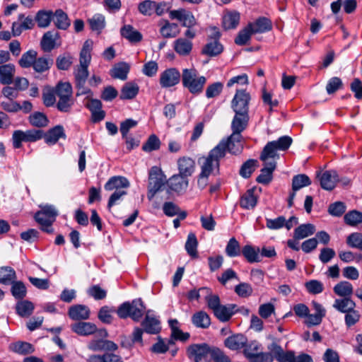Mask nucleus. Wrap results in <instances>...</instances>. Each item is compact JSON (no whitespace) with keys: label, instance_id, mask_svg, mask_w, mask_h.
<instances>
[{"label":"nucleus","instance_id":"1","mask_svg":"<svg viewBox=\"0 0 362 362\" xmlns=\"http://www.w3.org/2000/svg\"><path fill=\"white\" fill-rule=\"evenodd\" d=\"M223 144L216 145L212 148L206 156L199 159L201 172L198 176L197 185L201 189H204L209 185V177L219 174L220 160L224 158Z\"/></svg>","mask_w":362,"mask_h":362},{"label":"nucleus","instance_id":"2","mask_svg":"<svg viewBox=\"0 0 362 362\" xmlns=\"http://www.w3.org/2000/svg\"><path fill=\"white\" fill-rule=\"evenodd\" d=\"M250 95L245 90H236L231 101V107L235 112V116L231 122V129H234V135L236 133L243 132L249 122V103Z\"/></svg>","mask_w":362,"mask_h":362},{"label":"nucleus","instance_id":"3","mask_svg":"<svg viewBox=\"0 0 362 362\" xmlns=\"http://www.w3.org/2000/svg\"><path fill=\"white\" fill-rule=\"evenodd\" d=\"M206 83V78L200 76L197 69L192 67L184 69L182 72V83L184 88L193 95L200 94Z\"/></svg>","mask_w":362,"mask_h":362},{"label":"nucleus","instance_id":"4","mask_svg":"<svg viewBox=\"0 0 362 362\" xmlns=\"http://www.w3.org/2000/svg\"><path fill=\"white\" fill-rule=\"evenodd\" d=\"M146 310V307L141 298L126 301L119 305L116 311L120 319L130 317L134 322H139Z\"/></svg>","mask_w":362,"mask_h":362},{"label":"nucleus","instance_id":"5","mask_svg":"<svg viewBox=\"0 0 362 362\" xmlns=\"http://www.w3.org/2000/svg\"><path fill=\"white\" fill-rule=\"evenodd\" d=\"M268 349L279 362H314L309 354L301 353L296 356L293 351H284L281 346L275 342L271 344Z\"/></svg>","mask_w":362,"mask_h":362},{"label":"nucleus","instance_id":"6","mask_svg":"<svg viewBox=\"0 0 362 362\" xmlns=\"http://www.w3.org/2000/svg\"><path fill=\"white\" fill-rule=\"evenodd\" d=\"M292 139L288 136H283L276 141L268 142L264 147L260 155V160L266 161L268 158L277 156L276 151H286L292 144Z\"/></svg>","mask_w":362,"mask_h":362},{"label":"nucleus","instance_id":"7","mask_svg":"<svg viewBox=\"0 0 362 362\" xmlns=\"http://www.w3.org/2000/svg\"><path fill=\"white\" fill-rule=\"evenodd\" d=\"M166 182H168L166 177L161 169L157 166H153L148 175L147 194L148 199H152L158 192L161 191Z\"/></svg>","mask_w":362,"mask_h":362},{"label":"nucleus","instance_id":"8","mask_svg":"<svg viewBox=\"0 0 362 362\" xmlns=\"http://www.w3.org/2000/svg\"><path fill=\"white\" fill-rule=\"evenodd\" d=\"M214 346L206 343L193 344L187 349V356L194 362H211Z\"/></svg>","mask_w":362,"mask_h":362},{"label":"nucleus","instance_id":"9","mask_svg":"<svg viewBox=\"0 0 362 362\" xmlns=\"http://www.w3.org/2000/svg\"><path fill=\"white\" fill-rule=\"evenodd\" d=\"M108 336L105 329H98L92 339L88 343V349L93 351H115L117 345L112 341L105 339Z\"/></svg>","mask_w":362,"mask_h":362},{"label":"nucleus","instance_id":"10","mask_svg":"<svg viewBox=\"0 0 362 362\" xmlns=\"http://www.w3.org/2000/svg\"><path fill=\"white\" fill-rule=\"evenodd\" d=\"M59 214L57 209L51 204L40 206V210L35 216V220L41 226H51Z\"/></svg>","mask_w":362,"mask_h":362},{"label":"nucleus","instance_id":"11","mask_svg":"<svg viewBox=\"0 0 362 362\" xmlns=\"http://www.w3.org/2000/svg\"><path fill=\"white\" fill-rule=\"evenodd\" d=\"M243 132H240L239 133H236L237 135H234L235 132L234 129H232V134L227 139L221 140L217 145L223 144V151L224 153V156L227 151L233 154H238L241 153L243 150V144L241 140L243 136L241 133Z\"/></svg>","mask_w":362,"mask_h":362},{"label":"nucleus","instance_id":"12","mask_svg":"<svg viewBox=\"0 0 362 362\" xmlns=\"http://www.w3.org/2000/svg\"><path fill=\"white\" fill-rule=\"evenodd\" d=\"M88 69V66L78 65L74 69V75L75 78L76 88L78 89L76 96L86 94L92 95L91 90L85 87L89 74Z\"/></svg>","mask_w":362,"mask_h":362},{"label":"nucleus","instance_id":"13","mask_svg":"<svg viewBox=\"0 0 362 362\" xmlns=\"http://www.w3.org/2000/svg\"><path fill=\"white\" fill-rule=\"evenodd\" d=\"M182 81V74L176 68H169L160 75L159 83L162 88H170Z\"/></svg>","mask_w":362,"mask_h":362},{"label":"nucleus","instance_id":"14","mask_svg":"<svg viewBox=\"0 0 362 362\" xmlns=\"http://www.w3.org/2000/svg\"><path fill=\"white\" fill-rule=\"evenodd\" d=\"M170 19L179 21L183 27L193 28L197 25V20L193 13L187 9L179 8L169 12Z\"/></svg>","mask_w":362,"mask_h":362},{"label":"nucleus","instance_id":"15","mask_svg":"<svg viewBox=\"0 0 362 362\" xmlns=\"http://www.w3.org/2000/svg\"><path fill=\"white\" fill-rule=\"evenodd\" d=\"M35 20L32 16H25L20 13L18 16V21L12 23L11 30L13 37L19 36L23 30H31L35 26Z\"/></svg>","mask_w":362,"mask_h":362},{"label":"nucleus","instance_id":"16","mask_svg":"<svg viewBox=\"0 0 362 362\" xmlns=\"http://www.w3.org/2000/svg\"><path fill=\"white\" fill-rule=\"evenodd\" d=\"M179 175L186 177H190L195 170V161L189 156H182L177 159V161Z\"/></svg>","mask_w":362,"mask_h":362},{"label":"nucleus","instance_id":"17","mask_svg":"<svg viewBox=\"0 0 362 362\" xmlns=\"http://www.w3.org/2000/svg\"><path fill=\"white\" fill-rule=\"evenodd\" d=\"M129 185V182L126 177L113 176L105 183L104 188L107 191H127Z\"/></svg>","mask_w":362,"mask_h":362},{"label":"nucleus","instance_id":"18","mask_svg":"<svg viewBox=\"0 0 362 362\" xmlns=\"http://www.w3.org/2000/svg\"><path fill=\"white\" fill-rule=\"evenodd\" d=\"M169 188L175 192L182 193L186 191L188 187L187 177L177 174L173 175L168 181Z\"/></svg>","mask_w":362,"mask_h":362},{"label":"nucleus","instance_id":"19","mask_svg":"<svg viewBox=\"0 0 362 362\" xmlns=\"http://www.w3.org/2000/svg\"><path fill=\"white\" fill-rule=\"evenodd\" d=\"M235 304L221 305L215 313L214 316L221 322H226L230 320L232 316L237 313Z\"/></svg>","mask_w":362,"mask_h":362},{"label":"nucleus","instance_id":"20","mask_svg":"<svg viewBox=\"0 0 362 362\" xmlns=\"http://www.w3.org/2000/svg\"><path fill=\"white\" fill-rule=\"evenodd\" d=\"M264 168L261 170V173L257 177L256 181L258 183L268 185L272 180V173L276 168V164L275 161H263Z\"/></svg>","mask_w":362,"mask_h":362},{"label":"nucleus","instance_id":"21","mask_svg":"<svg viewBox=\"0 0 362 362\" xmlns=\"http://www.w3.org/2000/svg\"><path fill=\"white\" fill-rule=\"evenodd\" d=\"M247 342V338L242 334H236L227 337L224 345L232 351H237L244 348Z\"/></svg>","mask_w":362,"mask_h":362},{"label":"nucleus","instance_id":"22","mask_svg":"<svg viewBox=\"0 0 362 362\" xmlns=\"http://www.w3.org/2000/svg\"><path fill=\"white\" fill-rule=\"evenodd\" d=\"M71 330L78 335L87 336L95 334L98 330L95 324L86 322H78L71 325Z\"/></svg>","mask_w":362,"mask_h":362},{"label":"nucleus","instance_id":"23","mask_svg":"<svg viewBox=\"0 0 362 362\" xmlns=\"http://www.w3.org/2000/svg\"><path fill=\"white\" fill-rule=\"evenodd\" d=\"M160 321L153 315L148 313L146 315L144 320L141 322V325L145 332L150 334H156L160 332L161 327Z\"/></svg>","mask_w":362,"mask_h":362},{"label":"nucleus","instance_id":"24","mask_svg":"<svg viewBox=\"0 0 362 362\" xmlns=\"http://www.w3.org/2000/svg\"><path fill=\"white\" fill-rule=\"evenodd\" d=\"M338 181V174L335 170H327L324 172L320 178V185L326 190H332Z\"/></svg>","mask_w":362,"mask_h":362},{"label":"nucleus","instance_id":"25","mask_svg":"<svg viewBox=\"0 0 362 362\" xmlns=\"http://www.w3.org/2000/svg\"><path fill=\"white\" fill-rule=\"evenodd\" d=\"M16 73V66L13 64L8 63L0 65V83L9 85L13 83Z\"/></svg>","mask_w":362,"mask_h":362},{"label":"nucleus","instance_id":"26","mask_svg":"<svg viewBox=\"0 0 362 362\" xmlns=\"http://www.w3.org/2000/svg\"><path fill=\"white\" fill-rule=\"evenodd\" d=\"M68 315L74 320H87L90 317V309L84 305H75L69 308Z\"/></svg>","mask_w":362,"mask_h":362},{"label":"nucleus","instance_id":"27","mask_svg":"<svg viewBox=\"0 0 362 362\" xmlns=\"http://www.w3.org/2000/svg\"><path fill=\"white\" fill-rule=\"evenodd\" d=\"M64 127L62 125H57L44 134L43 138L46 144L52 145L56 144L60 138H65Z\"/></svg>","mask_w":362,"mask_h":362},{"label":"nucleus","instance_id":"28","mask_svg":"<svg viewBox=\"0 0 362 362\" xmlns=\"http://www.w3.org/2000/svg\"><path fill=\"white\" fill-rule=\"evenodd\" d=\"M240 16L236 11H227L222 18V24L225 30L235 29L240 23Z\"/></svg>","mask_w":362,"mask_h":362},{"label":"nucleus","instance_id":"29","mask_svg":"<svg viewBox=\"0 0 362 362\" xmlns=\"http://www.w3.org/2000/svg\"><path fill=\"white\" fill-rule=\"evenodd\" d=\"M219 34L217 33V38L211 39L203 47L202 53L209 57H215L220 54L223 50V45L219 42L218 38Z\"/></svg>","mask_w":362,"mask_h":362},{"label":"nucleus","instance_id":"30","mask_svg":"<svg viewBox=\"0 0 362 362\" xmlns=\"http://www.w3.org/2000/svg\"><path fill=\"white\" fill-rule=\"evenodd\" d=\"M192 41L185 37H180L173 43L174 50L180 56L189 55L192 49Z\"/></svg>","mask_w":362,"mask_h":362},{"label":"nucleus","instance_id":"31","mask_svg":"<svg viewBox=\"0 0 362 362\" xmlns=\"http://www.w3.org/2000/svg\"><path fill=\"white\" fill-rule=\"evenodd\" d=\"M59 37L57 31L46 32L41 40V48L45 52H50L55 47L56 40Z\"/></svg>","mask_w":362,"mask_h":362},{"label":"nucleus","instance_id":"32","mask_svg":"<svg viewBox=\"0 0 362 362\" xmlns=\"http://www.w3.org/2000/svg\"><path fill=\"white\" fill-rule=\"evenodd\" d=\"M123 37L127 39L132 43H137L141 41L143 36L140 32L135 30L131 25H124L120 30Z\"/></svg>","mask_w":362,"mask_h":362},{"label":"nucleus","instance_id":"33","mask_svg":"<svg viewBox=\"0 0 362 362\" xmlns=\"http://www.w3.org/2000/svg\"><path fill=\"white\" fill-rule=\"evenodd\" d=\"M192 322L196 327L206 329L211 325V318L205 311L200 310L192 316Z\"/></svg>","mask_w":362,"mask_h":362},{"label":"nucleus","instance_id":"34","mask_svg":"<svg viewBox=\"0 0 362 362\" xmlns=\"http://www.w3.org/2000/svg\"><path fill=\"white\" fill-rule=\"evenodd\" d=\"M200 290L205 291V301L209 309L211 310L213 313L221 305L220 298L218 295L213 294L211 289L207 287H202Z\"/></svg>","mask_w":362,"mask_h":362},{"label":"nucleus","instance_id":"35","mask_svg":"<svg viewBox=\"0 0 362 362\" xmlns=\"http://www.w3.org/2000/svg\"><path fill=\"white\" fill-rule=\"evenodd\" d=\"M10 350L20 355H28L35 352V348L33 344L22 341L11 344Z\"/></svg>","mask_w":362,"mask_h":362},{"label":"nucleus","instance_id":"36","mask_svg":"<svg viewBox=\"0 0 362 362\" xmlns=\"http://www.w3.org/2000/svg\"><path fill=\"white\" fill-rule=\"evenodd\" d=\"M333 308L346 314L356 308V303L351 298H337L334 302Z\"/></svg>","mask_w":362,"mask_h":362},{"label":"nucleus","instance_id":"37","mask_svg":"<svg viewBox=\"0 0 362 362\" xmlns=\"http://www.w3.org/2000/svg\"><path fill=\"white\" fill-rule=\"evenodd\" d=\"M334 293L343 298H351L354 293L352 284L346 281H342L337 284L333 288Z\"/></svg>","mask_w":362,"mask_h":362},{"label":"nucleus","instance_id":"38","mask_svg":"<svg viewBox=\"0 0 362 362\" xmlns=\"http://www.w3.org/2000/svg\"><path fill=\"white\" fill-rule=\"evenodd\" d=\"M257 202V197L255 194V189H250L243 194L240 199V205L246 209H253Z\"/></svg>","mask_w":362,"mask_h":362},{"label":"nucleus","instance_id":"39","mask_svg":"<svg viewBox=\"0 0 362 362\" xmlns=\"http://www.w3.org/2000/svg\"><path fill=\"white\" fill-rule=\"evenodd\" d=\"M241 254L249 263L259 262L261 261L259 249L252 245H245L241 250Z\"/></svg>","mask_w":362,"mask_h":362},{"label":"nucleus","instance_id":"40","mask_svg":"<svg viewBox=\"0 0 362 362\" xmlns=\"http://www.w3.org/2000/svg\"><path fill=\"white\" fill-rule=\"evenodd\" d=\"M250 28L255 33H262L270 30L272 28L271 21L264 17L259 18L255 22L250 23Z\"/></svg>","mask_w":362,"mask_h":362},{"label":"nucleus","instance_id":"41","mask_svg":"<svg viewBox=\"0 0 362 362\" xmlns=\"http://www.w3.org/2000/svg\"><path fill=\"white\" fill-rule=\"evenodd\" d=\"M139 86L133 82L125 83L121 90V100H132L139 93Z\"/></svg>","mask_w":362,"mask_h":362},{"label":"nucleus","instance_id":"42","mask_svg":"<svg viewBox=\"0 0 362 362\" xmlns=\"http://www.w3.org/2000/svg\"><path fill=\"white\" fill-rule=\"evenodd\" d=\"M54 18V13L52 11L40 10L36 13L35 20L39 28H47L49 25Z\"/></svg>","mask_w":362,"mask_h":362},{"label":"nucleus","instance_id":"43","mask_svg":"<svg viewBox=\"0 0 362 362\" xmlns=\"http://www.w3.org/2000/svg\"><path fill=\"white\" fill-rule=\"evenodd\" d=\"M16 279L15 270L11 267H1L0 268V284L10 285L14 283Z\"/></svg>","mask_w":362,"mask_h":362},{"label":"nucleus","instance_id":"44","mask_svg":"<svg viewBox=\"0 0 362 362\" xmlns=\"http://www.w3.org/2000/svg\"><path fill=\"white\" fill-rule=\"evenodd\" d=\"M54 23L59 29L66 30L70 26V21L67 14L62 9H57L54 13Z\"/></svg>","mask_w":362,"mask_h":362},{"label":"nucleus","instance_id":"45","mask_svg":"<svg viewBox=\"0 0 362 362\" xmlns=\"http://www.w3.org/2000/svg\"><path fill=\"white\" fill-rule=\"evenodd\" d=\"M53 64V59L47 57H37L33 66L35 72L42 74L48 71Z\"/></svg>","mask_w":362,"mask_h":362},{"label":"nucleus","instance_id":"46","mask_svg":"<svg viewBox=\"0 0 362 362\" xmlns=\"http://www.w3.org/2000/svg\"><path fill=\"white\" fill-rule=\"evenodd\" d=\"M54 90L58 98H73V89L69 82L59 81L55 86Z\"/></svg>","mask_w":362,"mask_h":362},{"label":"nucleus","instance_id":"47","mask_svg":"<svg viewBox=\"0 0 362 362\" xmlns=\"http://www.w3.org/2000/svg\"><path fill=\"white\" fill-rule=\"evenodd\" d=\"M37 56V53L35 50L30 49L27 51L22 54L21 59H19V66L24 69L33 67Z\"/></svg>","mask_w":362,"mask_h":362},{"label":"nucleus","instance_id":"48","mask_svg":"<svg viewBox=\"0 0 362 362\" xmlns=\"http://www.w3.org/2000/svg\"><path fill=\"white\" fill-rule=\"evenodd\" d=\"M178 25L174 23L165 21V24L160 28V33L165 38H172L179 34Z\"/></svg>","mask_w":362,"mask_h":362},{"label":"nucleus","instance_id":"49","mask_svg":"<svg viewBox=\"0 0 362 362\" xmlns=\"http://www.w3.org/2000/svg\"><path fill=\"white\" fill-rule=\"evenodd\" d=\"M90 29L100 33L105 27V18L103 14L96 13L88 21Z\"/></svg>","mask_w":362,"mask_h":362},{"label":"nucleus","instance_id":"50","mask_svg":"<svg viewBox=\"0 0 362 362\" xmlns=\"http://www.w3.org/2000/svg\"><path fill=\"white\" fill-rule=\"evenodd\" d=\"M298 223V218L295 216H291L288 220H286V218L281 216L274 220L268 219L267 226H293Z\"/></svg>","mask_w":362,"mask_h":362},{"label":"nucleus","instance_id":"51","mask_svg":"<svg viewBox=\"0 0 362 362\" xmlns=\"http://www.w3.org/2000/svg\"><path fill=\"white\" fill-rule=\"evenodd\" d=\"M16 310L18 315L21 317H28L33 312L34 305L28 300H21L17 303Z\"/></svg>","mask_w":362,"mask_h":362},{"label":"nucleus","instance_id":"52","mask_svg":"<svg viewBox=\"0 0 362 362\" xmlns=\"http://www.w3.org/2000/svg\"><path fill=\"white\" fill-rule=\"evenodd\" d=\"M56 93L54 88L47 86L43 88L42 98L46 107H52L56 103Z\"/></svg>","mask_w":362,"mask_h":362},{"label":"nucleus","instance_id":"53","mask_svg":"<svg viewBox=\"0 0 362 362\" xmlns=\"http://www.w3.org/2000/svg\"><path fill=\"white\" fill-rule=\"evenodd\" d=\"M129 71V66L127 63H120L116 65L112 70L110 75L114 78L124 81L127 78Z\"/></svg>","mask_w":362,"mask_h":362},{"label":"nucleus","instance_id":"54","mask_svg":"<svg viewBox=\"0 0 362 362\" xmlns=\"http://www.w3.org/2000/svg\"><path fill=\"white\" fill-rule=\"evenodd\" d=\"M311 184L310 177L305 174H299L293 176L292 179V190L296 192L304 187Z\"/></svg>","mask_w":362,"mask_h":362},{"label":"nucleus","instance_id":"55","mask_svg":"<svg viewBox=\"0 0 362 362\" xmlns=\"http://www.w3.org/2000/svg\"><path fill=\"white\" fill-rule=\"evenodd\" d=\"M30 123L36 127H44L47 126L49 120L47 116L42 112H35L29 117Z\"/></svg>","mask_w":362,"mask_h":362},{"label":"nucleus","instance_id":"56","mask_svg":"<svg viewBox=\"0 0 362 362\" xmlns=\"http://www.w3.org/2000/svg\"><path fill=\"white\" fill-rule=\"evenodd\" d=\"M161 142L156 134H151L148 136L146 141L142 146V150L145 152H151L157 151L160 147Z\"/></svg>","mask_w":362,"mask_h":362},{"label":"nucleus","instance_id":"57","mask_svg":"<svg viewBox=\"0 0 362 362\" xmlns=\"http://www.w3.org/2000/svg\"><path fill=\"white\" fill-rule=\"evenodd\" d=\"M11 292L17 300H23L27 293V289L22 281H15L11 284Z\"/></svg>","mask_w":362,"mask_h":362},{"label":"nucleus","instance_id":"58","mask_svg":"<svg viewBox=\"0 0 362 362\" xmlns=\"http://www.w3.org/2000/svg\"><path fill=\"white\" fill-rule=\"evenodd\" d=\"M257 166V160L249 159L242 165L240 169V175L244 178H249Z\"/></svg>","mask_w":362,"mask_h":362},{"label":"nucleus","instance_id":"59","mask_svg":"<svg viewBox=\"0 0 362 362\" xmlns=\"http://www.w3.org/2000/svg\"><path fill=\"white\" fill-rule=\"evenodd\" d=\"M251 25H247L241 30L235 39V42L238 45H245L250 40L251 35L255 34L250 28Z\"/></svg>","mask_w":362,"mask_h":362},{"label":"nucleus","instance_id":"60","mask_svg":"<svg viewBox=\"0 0 362 362\" xmlns=\"http://www.w3.org/2000/svg\"><path fill=\"white\" fill-rule=\"evenodd\" d=\"M55 105L59 112L69 113L71 111L74 105V99L73 98H58V101H56Z\"/></svg>","mask_w":362,"mask_h":362},{"label":"nucleus","instance_id":"61","mask_svg":"<svg viewBox=\"0 0 362 362\" xmlns=\"http://www.w3.org/2000/svg\"><path fill=\"white\" fill-rule=\"evenodd\" d=\"M198 242L197 237L194 233H189L185 243V250L188 255L192 257H197V247Z\"/></svg>","mask_w":362,"mask_h":362},{"label":"nucleus","instance_id":"62","mask_svg":"<svg viewBox=\"0 0 362 362\" xmlns=\"http://www.w3.org/2000/svg\"><path fill=\"white\" fill-rule=\"evenodd\" d=\"M73 64V57L69 53L59 55L56 59V66L59 70H68Z\"/></svg>","mask_w":362,"mask_h":362},{"label":"nucleus","instance_id":"63","mask_svg":"<svg viewBox=\"0 0 362 362\" xmlns=\"http://www.w3.org/2000/svg\"><path fill=\"white\" fill-rule=\"evenodd\" d=\"M347 225L356 226L362 223V212L357 210H352L346 213L344 217Z\"/></svg>","mask_w":362,"mask_h":362},{"label":"nucleus","instance_id":"64","mask_svg":"<svg viewBox=\"0 0 362 362\" xmlns=\"http://www.w3.org/2000/svg\"><path fill=\"white\" fill-rule=\"evenodd\" d=\"M346 243L350 247L362 251V233H352L346 238Z\"/></svg>","mask_w":362,"mask_h":362}]
</instances>
